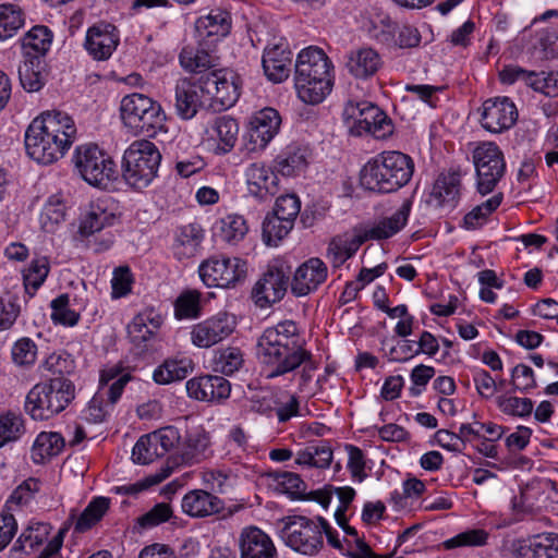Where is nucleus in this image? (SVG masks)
Returning a JSON list of instances; mask_svg holds the SVG:
<instances>
[{
    "mask_svg": "<svg viewBox=\"0 0 558 558\" xmlns=\"http://www.w3.org/2000/svg\"><path fill=\"white\" fill-rule=\"evenodd\" d=\"M257 355L269 368L266 378H282L295 384L299 392L308 390L317 365L293 320L265 329L257 342Z\"/></svg>",
    "mask_w": 558,
    "mask_h": 558,
    "instance_id": "f257e3e1",
    "label": "nucleus"
},
{
    "mask_svg": "<svg viewBox=\"0 0 558 558\" xmlns=\"http://www.w3.org/2000/svg\"><path fill=\"white\" fill-rule=\"evenodd\" d=\"M76 137L75 123L68 113L52 110L35 118L25 132V149L29 158L51 165L62 158Z\"/></svg>",
    "mask_w": 558,
    "mask_h": 558,
    "instance_id": "f03ea898",
    "label": "nucleus"
},
{
    "mask_svg": "<svg viewBox=\"0 0 558 558\" xmlns=\"http://www.w3.org/2000/svg\"><path fill=\"white\" fill-rule=\"evenodd\" d=\"M332 69L330 59L322 49H303L295 62L294 80L299 98L312 105L322 102L332 88Z\"/></svg>",
    "mask_w": 558,
    "mask_h": 558,
    "instance_id": "7ed1b4c3",
    "label": "nucleus"
},
{
    "mask_svg": "<svg viewBox=\"0 0 558 558\" xmlns=\"http://www.w3.org/2000/svg\"><path fill=\"white\" fill-rule=\"evenodd\" d=\"M412 158L400 151H384L361 170V184L373 192L391 193L404 186L413 175Z\"/></svg>",
    "mask_w": 558,
    "mask_h": 558,
    "instance_id": "20e7f679",
    "label": "nucleus"
},
{
    "mask_svg": "<svg viewBox=\"0 0 558 558\" xmlns=\"http://www.w3.org/2000/svg\"><path fill=\"white\" fill-rule=\"evenodd\" d=\"M75 397L73 383L54 377L36 384L26 395L25 411L35 421H46L61 413Z\"/></svg>",
    "mask_w": 558,
    "mask_h": 558,
    "instance_id": "39448f33",
    "label": "nucleus"
},
{
    "mask_svg": "<svg viewBox=\"0 0 558 558\" xmlns=\"http://www.w3.org/2000/svg\"><path fill=\"white\" fill-rule=\"evenodd\" d=\"M160 161L161 154L153 142L134 141L123 155V179L136 190L145 189L156 178Z\"/></svg>",
    "mask_w": 558,
    "mask_h": 558,
    "instance_id": "423d86ee",
    "label": "nucleus"
},
{
    "mask_svg": "<svg viewBox=\"0 0 558 558\" xmlns=\"http://www.w3.org/2000/svg\"><path fill=\"white\" fill-rule=\"evenodd\" d=\"M52 526L46 522L31 521L11 548L13 558H51L62 546L65 529L49 538Z\"/></svg>",
    "mask_w": 558,
    "mask_h": 558,
    "instance_id": "0eeeda50",
    "label": "nucleus"
},
{
    "mask_svg": "<svg viewBox=\"0 0 558 558\" xmlns=\"http://www.w3.org/2000/svg\"><path fill=\"white\" fill-rule=\"evenodd\" d=\"M120 111L123 124L135 135H151L162 128L166 120L161 106L138 93L123 97Z\"/></svg>",
    "mask_w": 558,
    "mask_h": 558,
    "instance_id": "6e6552de",
    "label": "nucleus"
},
{
    "mask_svg": "<svg viewBox=\"0 0 558 558\" xmlns=\"http://www.w3.org/2000/svg\"><path fill=\"white\" fill-rule=\"evenodd\" d=\"M325 527V520L322 518L314 521L302 515L288 517L280 530V537L292 550L301 555L314 556L324 546Z\"/></svg>",
    "mask_w": 558,
    "mask_h": 558,
    "instance_id": "1a4fd4ad",
    "label": "nucleus"
},
{
    "mask_svg": "<svg viewBox=\"0 0 558 558\" xmlns=\"http://www.w3.org/2000/svg\"><path fill=\"white\" fill-rule=\"evenodd\" d=\"M74 161L81 177L90 185L107 186L117 177L114 161L96 145L77 147Z\"/></svg>",
    "mask_w": 558,
    "mask_h": 558,
    "instance_id": "9d476101",
    "label": "nucleus"
},
{
    "mask_svg": "<svg viewBox=\"0 0 558 558\" xmlns=\"http://www.w3.org/2000/svg\"><path fill=\"white\" fill-rule=\"evenodd\" d=\"M246 263L238 257L211 256L198 268L199 277L208 287L231 288L246 277Z\"/></svg>",
    "mask_w": 558,
    "mask_h": 558,
    "instance_id": "9b49d317",
    "label": "nucleus"
},
{
    "mask_svg": "<svg viewBox=\"0 0 558 558\" xmlns=\"http://www.w3.org/2000/svg\"><path fill=\"white\" fill-rule=\"evenodd\" d=\"M343 114L347 120H352L351 128L357 135L369 133L377 138H384L392 132L388 117L371 102L349 101Z\"/></svg>",
    "mask_w": 558,
    "mask_h": 558,
    "instance_id": "f8f14e48",
    "label": "nucleus"
},
{
    "mask_svg": "<svg viewBox=\"0 0 558 558\" xmlns=\"http://www.w3.org/2000/svg\"><path fill=\"white\" fill-rule=\"evenodd\" d=\"M477 177V189L483 195L490 193L504 177L506 163L499 147L494 143H482L473 151Z\"/></svg>",
    "mask_w": 558,
    "mask_h": 558,
    "instance_id": "ddd939ff",
    "label": "nucleus"
},
{
    "mask_svg": "<svg viewBox=\"0 0 558 558\" xmlns=\"http://www.w3.org/2000/svg\"><path fill=\"white\" fill-rule=\"evenodd\" d=\"M180 439V433L173 426H166L143 435L133 447L132 459L135 463L148 464L175 448Z\"/></svg>",
    "mask_w": 558,
    "mask_h": 558,
    "instance_id": "4468645a",
    "label": "nucleus"
},
{
    "mask_svg": "<svg viewBox=\"0 0 558 558\" xmlns=\"http://www.w3.org/2000/svg\"><path fill=\"white\" fill-rule=\"evenodd\" d=\"M202 83L210 106H219V109L232 107L240 96V78L231 70H213L202 75Z\"/></svg>",
    "mask_w": 558,
    "mask_h": 558,
    "instance_id": "2eb2a0df",
    "label": "nucleus"
},
{
    "mask_svg": "<svg viewBox=\"0 0 558 558\" xmlns=\"http://www.w3.org/2000/svg\"><path fill=\"white\" fill-rule=\"evenodd\" d=\"M236 327L235 316L227 312L204 319L191 329L192 343L201 349H208L230 337Z\"/></svg>",
    "mask_w": 558,
    "mask_h": 558,
    "instance_id": "dca6fc26",
    "label": "nucleus"
},
{
    "mask_svg": "<svg viewBox=\"0 0 558 558\" xmlns=\"http://www.w3.org/2000/svg\"><path fill=\"white\" fill-rule=\"evenodd\" d=\"M207 102L202 75L197 81L187 77L177 81L174 85V109L181 119L190 120L194 118Z\"/></svg>",
    "mask_w": 558,
    "mask_h": 558,
    "instance_id": "f3484780",
    "label": "nucleus"
},
{
    "mask_svg": "<svg viewBox=\"0 0 558 558\" xmlns=\"http://www.w3.org/2000/svg\"><path fill=\"white\" fill-rule=\"evenodd\" d=\"M518 119L515 105L508 97H495L482 105L481 124L492 133H501L513 126Z\"/></svg>",
    "mask_w": 558,
    "mask_h": 558,
    "instance_id": "a211bd4d",
    "label": "nucleus"
},
{
    "mask_svg": "<svg viewBox=\"0 0 558 558\" xmlns=\"http://www.w3.org/2000/svg\"><path fill=\"white\" fill-rule=\"evenodd\" d=\"M289 277L276 266H270L252 290V299L259 308L279 302L288 289Z\"/></svg>",
    "mask_w": 558,
    "mask_h": 558,
    "instance_id": "6ab92c4d",
    "label": "nucleus"
},
{
    "mask_svg": "<svg viewBox=\"0 0 558 558\" xmlns=\"http://www.w3.org/2000/svg\"><path fill=\"white\" fill-rule=\"evenodd\" d=\"M328 277L327 265L317 257H312L302 263L294 271L291 281L293 295L306 296L315 292Z\"/></svg>",
    "mask_w": 558,
    "mask_h": 558,
    "instance_id": "aec40b11",
    "label": "nucleus"
},
{
    "mask_svg": "<svg viewBox=\"0 0 558 558\" xmlns=\"http://www.w3.org/2000/svg\"><path fill=\"white\" fill-rule=\"evenodd\" d=\"M245 178L250 195L259 201H266L279 191L277 174L264 162L251 163L245 170Z\"/></svg>",
    "mask_w": 558,
    "mask_h": 558,
    "instance_id": "412c9836",
    "label": "nucleus"
},
{
    "mask_svg": "<svg viewBox=\"0 0 558 558\" xmlns=\"http://www.w3.org/2000/svg\"><path fill=\"white\" fill-rule=\"evenodd\" d=\"M263 69L266 76L274 83H280L289 77L292 64V52L288 44L280 39L265 48L263 54Z\"/></svg>",
    "mask_w": 558,
    "mask_h": 558,
    "instance_id": "4be33fe9",
    "label": "nucleus"
},
{
    "mask_svg": "<svg viewBox=\"0 0 558 558\" xmlns=\"http://www.w3.org/2000/svg\"><path fill=\"white\" fill-rule=\"evenodd\" d=\"M189 397L198 401H220L230 396L231 385L218 375H206L186 381Z\"/></svg>",
    "mask_w": 558,
    "mask_h": 558,
    "instance_id": "5701e85b",
    "label": "nucleus"
},
{
    "mask_svg": "<svg viewBox=\"0 0 558 558\" xmlns=\"http://www.w3.org/2000/svg\"><path fill=\"white\" fill-rule=\"evenodd\" d=\"M130 378V375H123L111 384L108 390L99 389L84 410L85 420L92 423H101L109 412V407L120 399Z\"/></svg>",
    "mask_w": 558,
    "mask_h": 558,
    "instance_id": "b1692460",
    "label": "nucleus"
},
{
    "mask_svg": "<svg viewBox=\"0 0 558 558\" xmlns=\"http://www.w3.org/2000/svg\"><path fill=\"white\" fill-rule=\"evenodd\" d=\"M281 125V117L274 108L259 110L251 120L248 131L250 142L254 144L252 149H264L278 134Z\"/></svg>",
    "mask_w": 558,
    "mask_h": 558,
    "instance_id": "393cba45",
    "label": "nucleus"
},
{
    "mask_svg": "<svg viewBox=\"0 0 558 558\" xmlns=\"http://www.w3.org/2000/svg\"><path fill=\"white\" fill-rule=\"evenodd\" d=\"M240 558H277V548L270 536L258 527L242 530L239 537Z\"/></svg>",
    "mask_w": 558,
    "mask_h": 558,
    "instance_id": "a878e982",
    "label": "nucleus"
},
{
    "mask_svg": "<svg viewBox=\"0 0 558 558\" xmlns=\"http://www.w3.org/2000/svg\"><path fill=\"white\" fill-rule=\"evenodd\" d=\"M119 44V35L111 24L94 25L87 31L85 48L95 60H107Z\"/></svg>",
    "mask_w": 558,
    "mask_h": 558,
    "instance_id": "bb28decb",
    "label": "nucleus"
},
{
    "mask_svg": "<svg viewBox=\"0 0 558 558\" xmlns=\"http://www.w3.org/2000/svg\"><path fill=\"white\" fill-rule=\"evenodd\" d=\"M117 220L113 203L110 198H98L92 202L81 219L78 232L83 236H89L112 226Z\"/></svg>",
    "mask_w": 558,
    "mask_h": 558,
    "instance_id": "cd10ccee",
    "label": "nucleus"
},
{
    "mask_svg": "<svg viewBox=\"0 0 558 558\" xmlns=\"http://www.w3.org/2000/svg\"><path fill=\"white\" fill-rule=\"evenodd\" d=\"M311 157L306 145L292 143L286 146L274 159V169L283 177H296L303 173Z\"/></svg>",
    "mask_w": 558,
    "mask_h": 558,
    "instance_id": "c85d7f7f",
    "label": "nucleus"
},
{
    "mask_svg": "<svg viewBox=\"0 0 558 558\" xmlns=\"http://www.w3.org/2000/svg\"><path fill=\"white\" fill-rule=\"evenodd\" d=\"M383 65L380 54L371 47H360L347 53L345 69L359 80L375 75Z\"/></svg>",
    "mask_w": 558,
    "mask_h": 558,
    "instance_id": "c756f323",
    "label": "nucleus"
},
{
    "mask_svg": "<svg viewBox=\"0 0 558 558\" xmlns=\"http://www.w3.org/2000/svg\"><path fill=\"white\" fill-rule=\"evenodd\" d=\"M412 209V201L407 198L390 216L384 217L372 226L363 227L369 240H386L400 232L407 225Z\"/></svg>",
    "mask_w": 558,
    "mask_h": 558,
    "instance_id": "7c9ffc66",
    "label": "nucleus"
},
{
    "mask_svg": "<svg viewBox=\"0 0 558 558\" xmlns=\"http://www.w3.org/2000/svg\"><path fill=\"white\" fill-rule=\"evenodd\" d=\"M257 411L262 413L274 412L279 423H286L300 416V401L296 393L287 390L270 391L268 401L260 403Z\"/></svg>",
    "mask_w": 558,
    "mask_h": 558,
    "instance_id": "2f4dec72",
    "label": "nucleus"
},
{
    "mask_svg": "<svg viewBox=\"0 0 558 558\" xmlns=\"http://www.w3.org/2000/svg\"><path fill=\"white\" fill-rule=\"evenodd\" d=\"M204 240V230L198 223H187L177 228L172 251L178 259H189L198 254Z\"/></svg>",
    "mask_w": 558,
    "mask_h": 558,
    "instance_id": "473e14b6",
    "label": "nucleus"
},
{
    "mask_svg": "<svg viewBox=\"0 0 558 558\" xmlns=\"http://www.w3.org/2000/svg\"><path fill=\"white\" fill-rule=\"evenodd\" d=\"M181 507L192 518H205L222 510L223 502L206 490L194 489L184 495Z\"/></svg>",
    "mask_w": 558,
    "mask_h": 558,
    "instance_id": "72a5a7b5",
    "label": "nucleus"
},
{
    "mask_svg": "<svg viewBox=\"0 0 558 558\" xmlns=\"http://www.w3.org/2000/svg\"><path fill=\"white\" fill-rule=\"evenodd\" d=\"M513 547L519 558H558V534L537 535L529 543L518 541Z\"/></svg>",
    "mask_w": 558,
    "mask_h": 558,
    "instance_id": "f704fd0d",
    "label": "nucleus"
},
{
    "mask_svg": "<svg viewBox=\"0 0 558 558\" xmlns=\"http://www.w3.org/2000/svg\"><path fill=\"white\" fill-rule=\"evenodd\" d=\"M460 196V178L456 173L440 174L430 193V203L437 207L452 209Z\"/></svg>",
    "mask_w": 558,
    "mask_h": 558,
    "instance_id": "c9c22d12",
    "label": "nucleus"
},
{
    "mask_svg": "<svg viewBox=\"0 0 558 558\" xmlns=\"http://www.w3.org/2000/svg\"><path fill=\"white\" fill-rule=\"evenodd\" d=\"M179 61L185 71L202 75L213 71L218 65V57L202 47L191 45L182 48Z\"/></svg>",
    "mask_w": 558,
    "mask_h": 558,
    "instance_id": "e433bc0d",
    "label": "nucleus"
},
{
    "mask_svg": "<svg viewBox=\"0 0 558 558\" xmlns=\"http://www.w3.org/2000/svg\"><path fill=\"white\" fill-rule=\"evenodd\" d=\"M209 436L203 430H194L186 435L184 441L179 447V456L185 464H195L210 454Z\"/></svg>",
    "mask_w": 558,
    "mask_h": 558,
    "instance_id": "4c0bfd02",
    "label": "nucleus"
},
{
    "mask_svg": "<svg viewBox=\"0 0 558 558\" xmlns=\"http://www.w3.org/2000/svg\"><path fill=\"white\" fill-rule=\"evenodd\" d=\"M193 367L191 359H167L154 371L153 379L158 385H169L186 378Z\"/></svg>",
    "mask_w": 558,
    "mask_h": 558,
    "instance_id": "58836bf2",
    "label": "nucleus"
},
{
    "mask_svg": "<svg viewBox=\"0 0 558 558\" xmlns=\"http://www.w3.org/2000/svg\"><path fill=\"white\" fill-rule=\"evenodd\" d=\"M161 317L153 311L137 314L128 326V333L134 343L151 339L161 326Z\"/></svg>",
    "mask_w": 558,
    "mask_h": 558,
    "instance_id": "ea45409f",
    "label": "nucleus"
},
{
    "mask_svg": "<svg viewBox=\"0 0 558 558\" xmlns=\"http://www.w3.org/2000/svg\"><path fill=\"white\" fill-rule=\"evenodd\" d=\"M66 209V199L61 193L49 196L40 214L41 229L53 233L65 221Z\"/></svg>",
    "mask_w": 558,
    "mask_h": 558,
    "instance_id": "a19ab883",
    "label": "nucleus"
},
{
    "mask_svg": "<svg viewBox=\"0 0 558 558\" xmlns=\"http://www.w3.org/2000/svg\"><path fill=\"white\" fill-rule=\"evenodd\" d=\"M332 461V448L327 441L310 444L299 450L295 463L303 466L326 469Z\"/></svg>",
    "mask_w": 558,
    "mask_h": 558,
    "instance_id": "79ce46f5",
    "label": "nucleus"
},
{
    "mask_svg": "<svg viewBox=\"0 0 558 558\" xmlns=\"http://www.w3.org/2000/svg\"><path fill=\"white\" fill-rule=\"evenodd\" d=\"M239 125L230 117L217 118L213 125V136L218 140L215 151L225 155L232 150L238 141Z\"/></svg>",
    "mask_w": 558,
    "mask_h": 558,
    "instance_id": "37998d69",
    "label": "nucleus"
},
{
    "mask_svg": "<svg viewBox=\"0 0 558 558\" xmlns=\"http://www.w3.org/2000/svg\"><path fill=\"white\" fill-rule=\"evenodd\" d=\"M195 28L201 37H225L230 31L229 15L225 11H211L196 21Z\"/></svg>",
    "mask_w": 558,
    "mask_h": 558,
    "instance_id": "c03bdc74",
    "label": "nucleus"
},
{
    "mask_svg": "<svg viewBox=\"0 0 558 558\" xmlns=\"http://www.w3.org/2000/svg\"><path fill=\"white\" fill-rule=\"evenodd\" d=\"M64 438L56 432H41L35 439L32 448V457L35 462L59 454L64 447Z\"/></svg>",
    "mask_w": 558,
    "mask_h": 558,
    "instance_id": "a18cd8bd",
    "label": "nucleus"
},
{
    "mask_svg": "<svg viewBox=\"0 0 558 558\" xmlns=\"http://www.w3.org/2000/svg\"><path fill=\"white\" fill-rule=\"evenodd\" d=\"M52 43V33L47 26H34L22 39V47L27 58L44 56Z\"/></svg>",
    "mask_w": 558,
    "mask_h": 558,
    "instance_id": "49530a36",
    "label": "nucleus"
},
{
    "mask_svg": "<svg viewBox=\"0 0 558 558\" xmlns=\"http://www.w3.org/2000/svg\"><path fill=\"white\" fill-rule=\"evenodd\" d=\"M43 69V61L39 57H26L19 66L20 82L26 92H38L45 85Z\"/></svg>",
    "mask_w": 558,
    "mask_h": 558,
    "instance_id": "de8ad7c7",
    "label": "nucleus"
},
{
    "mask_svg": "<svg viewBox=\"0 0 558 558\" xmlns=\"http://www.w3.org/2000/svg\"><path fill=\"white\" fill-rule=\"evenodd\" d=\"M218 236L226 243L236 244L242 241L248 231V226L243 216L230 214L216 223Z\"/></svg>",
    "mask_w": 558,
    "mask_h": 558,
    "instance_id": "09e8293b",
    "label": "nucleus"
},
{
    "mask_svg": "<svg viewBox=\"0 0 558 558\" xmlns=\"http://www.w3.org/2000/svg\"><path fill=\"white\" fill-rule=\"evenodd\" d=\"M50 272V263L48 257L38 256L23 270V283L26 293L33 296L44 284Z\"/></svg>",
    "mask_w": 558,
    "mask_h": 558,
    "instance_id": "8fccbe9b",
    "label": "nucleus"
},
{
    "mask_svg": "<svg viewBox=\"0 0 558 558\" xmlns=\"http://www.w3.org/2000/svg\"><path fill=\"white\" fill-rule=\"evenodd\" d=\"M110 499L106 497L94 498L74 522V531L84 533L96 525L109 510Z\"/></svg>",
    "mask_w": 558,
    "mask_h": 558,
    "instance_id": "3c124183",
    "label": "nucleus"
},
{
    "mask_svg": "<svg viewBox=\"0 0 558 558\" xmlns=\"http://www.w3.org/2000/svg\"><path fill=\"white\" fill-rule=\"evenodd\" d=\"M173 508L168 502H158L147 512L136 519L135 527L138 530H149L162 523H175Z\"/></svg>",
    "mask_w": 558,
    "mask_h": 558,
    "instance_id": "603ef678",
    "label": "nucleus"
},
{
    "mask_svg": "<svg viewBox=\"0 0 558 558\" xmlns=\"http://www.w3.org/2000/svg\"><path fill=\"white\" fill-rule=\"evenodd\" d=\"M244 363L243 353L239 348L228 347L215 353L213 368L217 373L232 375L238 372Z\"/></svg>",
    "mask_w": 558,
    "mask_h": 558,
    "instance_id": "864d4df0",
    "label": "nucleus"
},
{
    "mask_svg": "<svg viewBox=\"0 0 558 558\" xmlns=\"http://www.w3.org/2000/svg\"><path fill=\"white\" fill-rule=\"evenodd\" d=\"M24 433L25 424L21 414L9 411L0 415V448L19 440Z\"/></svg>",
    "mask_w": 558,
    "mask_h": 558,
    "instance_id": "5fc2aeb1",
    "label": "nucleus"
},
{
    "mask_svg": "<svg viewBox=\"0 0 558 558\" xmlns=\"http://www.w3.org/2000/svg\"><path fill=\"white\" fill-rule=\"evenodd\" d=\"M21 9L15 4L0 5V40L11 38L23 26Z\"/></svg>",
    "mask_w": 558,
    "mask_h": 558,
    "instance_id": "6e6d98bb",
    "label": "nucleus"
},
{
    "mask_svg": "<svg viewBox=\"0 0 558 558\" xmlns=\"http://www.w3.org/2000/svg\"><path fill=\"white\" fill-rule=\"evenodd\" d=\"M293 225L288 220L283 221L275 214H269L263 222V238L267 245H277L292 230Z\"/></svg>",
    "mask_w": 558,
    "mask_h": 558,
    "instance_id": "4d7b16f0",
    "label": "nucleus"
},
{
    "mask_svg": "<svg viewBox=\"0 0 558 558\" xmlns=\"http://www.w3.org/2000/svg\"><path fill=\"white\" fill-rule=\"evenodd\" d=\"M501 203V197L498 195L493 196L486 202L477 205L469 214L464 216L463 227L468 230H474L486 222L487 217L495 210Z\"/></svg>",
    "mask_w": 558,
    "mask_h": 558,
    "instance_id": "13d9d810",
    "label": "nucleus"
},
{
    "mask_svg": "<svg viewBox=\"0 0 558 558\" xmlns=\"http://www.w3.org/2000/svg\"><path fill=\"white\" fill-rule=\"evenodd\" d=\"M51 319L64 326L77 324L80 314L70 307L69 294H61L51 301Z\"/></svg>",
    "mask_w": 558,
    "mask_h": 558,
    "instance_id": "bf43d9fd",
    "label": "nucleus"
},
{
    "mask_svg": "<svg viewBox=\"0 0 558 558\" xmlns=\"http://www.w3.org/2000/svg\"><path fill=\"white\" fill-rule=\"evenodd\" d=\"M497 405L502 413L519 417L529 416L533 411V401L529 398L504 395L497 398Z\"/></svg>",
    "mask_w": 558,
    "mask_h": 558,
    "instance_id": "052dcab7",
    "label": "nucleus"
},
{
    "mask_svg": "<svg viewBox=\"0 0 558 558\" xmlns=\"http://www.w3.org/2000/svg\"><path fill=\"white\" fill-rule=\"evenodd\" d=\"M37 345L31 338H21L12 347L11 356L15 365L28 367L37 359Z\"/></svg>",
    "mask_w": 558,
    "mask_h": 558,
    "instance_id": "680f3d73",
    "label": "nucleus"
},
{
    "mask_svg": "<svg viewBox=\"0 0 558 558\" xmlns=\"http://www.w3.org/2000/svg\"><path fill=\"white\" fill-rule=\"evenodd\" d=\"M201 294L193 290L183 292L175 301L174 313L179 319L195 318L201 314Z\"/></svg>",
    "mask_w": 558,
    "mask_h": 558,
    "instance_id": "e2e57ef3",
    "label": "nucleus"
},
{
    "mask_svg": "<svg viewBox=\"0 0 558 558\" xmlns=\"http://www.w3.org/2000/svg\"><path fill=\"white\" fill-rule=\"evenodd\" d=\"M39 490V482L35 478H28L19 485L11 494L7 501L10 509L13 506L23 507L28 505L35 497V494Z\"/></svg>",
    "mask_w": 558,
    "mask_h": 558,
    "instance_id": "0e129e2a",
    "label": "nucleus"
},
{
    "mask_svg": "<svg viewBox=\"0 0 558 558\" xmlns=\"http://www.w3.org/2000/svg\"><path fill=\"white\" fill-rule=\"evenodd\" d=\"M21 312L19 299L12 294L0 298V331L10 329Z\"/></svg>",
    "mask_w": 558,
    "mask_h": 558,
    "instance_id": "69168bd1",
    "label": "nucleus"
},
{
    "mask_svg": "<svg viewBox=\"0 0 558 558\" xmlns=\"http://www.w3.org/2000/svg\"><path fill=\"white\" fill-rule=\"evenodd\" d=\"M301 209V202L294 194L281 195L277 198L272 214L280 217L281 220H288L294 226V220Z\"/></svg>",
    "mask_w": 558,
    "mask_h": 558,
    "instance_id": "338daca9",
    "label": "nucleus"
},
{
    "mask_svg": "<svg viewBox=\"0 0 558 558\" xmlns=\"http://www.w3.org/2000/svg\"><path fill=\"white\" fill-rule=\"evenodd\" d=\"M43 367L58 377H64L74 371V360L66 352H53L47 356L43 363Z\"/></svg>",
    "mask_w": 558,
    "mask_h": 558,
    "instance_id": "774afa93",
    "label": "nucleus"
}]
</instances>
